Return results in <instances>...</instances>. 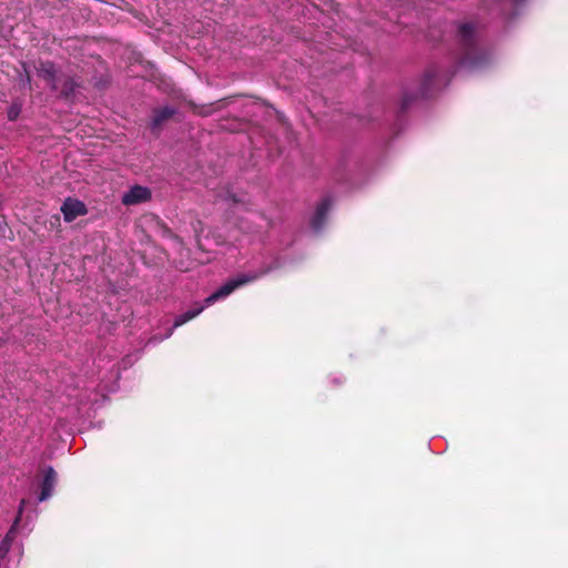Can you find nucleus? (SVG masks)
Returning a JSON list of instances; mask_svg holds the SVG:
<instances>
[{"mask_svg":"<svg viewBox=\"0 0 568 568\" xmlns=\"http://www.w3.org/2000/svg\"><path fill=\"white\" fill-rule=\"evenodd\" d=\"M458 41L462 48L459 65L469 70H478L490 62L488 50L478 45L475 27L471 23H463L458 28Z\"/></svg>","mask_w":568,"mask_h":568,"instance_id":"obj_1","label":"nucleus"},{"mask_svg":"<svg viewBox=\"0 0 568 568\" xmlns=\"http://www.w3.org/2000/svg\"><path fill=\"white\" fill-rule=\"evenodd\" d=\"M449 79L447 74L443 72L439 67L435 64L429 65L420 79L417 93H404L400 102V110L406 111L418 98H432L437 91L446 85Z\"/></svg>","mask_w":568,"mask_h":568,"instance_id":"obj_2","label":"nucleus"},{"mask_svg":"<svg viewBox=\"0 0 568 568\" xmlns=\"http://www.w3.org/2000/svg\"><path fill=\"white\" fill-rule=\"evenodd\" d=\"M258 276L256 274L247 275L243 274L239 277L232 278L227 281L225 284H223L219 290H216L214 293H212L210 296H207L204 301L205 305H197L183 314L175 317L174 321V327H179L187 323L189 321L195 318L197 315H200L205 306H209L216 301L224 298L229 296L231 293H233L236 288L251 283L255 281Z\"/></svg>","mask_w":568,"mask_h":568,"instance_id":"obj_3","label":"nucleus"},{"mask_svg":"<svg viewBox=\"0 0 568 568\" xmlns=\"http://www.w3.org/2000/svg\"><path fill=\"white\" fill-rule=\"evenodd\" d=\"M178 113V109L171 105L156 106L151 110L149 129L151 133L159 138L165 126Z\"/></svg>","mask_w":568,"mask_h":568,"instance_id":"obj_4","label":"nucleus"},{"mask_svg":"<svg viewBox=\"0 0 568 568\" xmlns=\"http://www.w3.org/2000/svg\"><path fill=\"white\" fill-rule=\"evenodd\" d=\"M34 69L38 77L43 79L52 91L58 90V70L52 61L38 60L34 62Z\"/></svg>","mask_w":568,"mask_h":568,"instance_id":"obj_5","label":"nucleus"},{"mask_svg":"<svg viewBox=\"0 0 568 568\" xmlns=\"http://www.w3.org/2000/svg\"><path fill=\"white\" fill-rule=\"evenodd\" d=\"M61 212L65 222H72L77 217L85 215L88 209L83 202L68 197L61 206Z\"/></svg>","mask_w":568,"mask_h":568,"instance_id":"obj_6","label":"nucleus"},{"mask_svg":"<svg viewBox=\"0 0 568 568\" xmlns=\"http://www.w3.org/2000/svg\"><path fill=\"white\" fill-rule=\"evenodd\" d=\"M152 196L150 189L141 185H134L130 187L122 196V204L130 206L144 203Z\"/></svg>","mask_w":568,"mask_h":568,"instance_id":"obj_7","label":"nucleus"},{"mask_svg":"<svg viewBox=\"0 0 568 568\" xmlns=\"http://www.w3.org/2000/svg\"><path fill=\"white\" fill-rule=\"evenodd\" d=\"M332 207L331 197H324L316 206L313 217L311 219V226L315 232H320L327 220V214Z\"/></svg>","mask_w":568,"mask_h":568,"instance_id":"obj_8","label":"nucleus"},{"mask_svg":"<svg viewBox=\"0 0 568 568\" xmlns=\"http://www.w3.org/2000/svg\"><path fill=\"white\" fill-rule=\"evenodd\" d=\"M58 475L52 466L45 467L43 471V479L41 483V491L39 495V500L44 501L52 496L54 486L57 484Z\"/></svg>","mask_w":568,"mask_h":568,"instance_id":"obj_9","label":"nucleus"},{"mask_svg":"<svg viewBox=\"0 0 568 568\" xmlns=\"http://www.w3.org/2000/svg\"><path fill=\"white\" fill-rule=\"evenodd\" d=\"M24 504H26V500L22 499L20 503L18 517L16 518L13 525L10 527L9 531L6 534L4 538L0 542V559L6 558V556L10 551L11 545L16 538L17 525L20 521V516L23 511Z\"/></svg>","mask_w":568,"mask_h":568,"instance_id":"obj_10","label":"nucleus"},{"mask_svg":"<svg viewBox=\"0 0 568 568\" xmlns=\"http://www.w3.org/2000/svg\"><path fill=\"white\" fill-rule=\"evenodd\" d=\"M75 90V82L72 78H65L63 79L61 85L58 84V90L60 91V94L64 98H69L74 93Z\"/></svg>","mask_w":568,"mask_h":568,"instance_id":"obj_11","label":"nucleus"},{"mask_svg":"<svg viewBox=\"0 0 568 568\" xmlns=\"http://www.w3.org/2000/svg\"><path fill=\"white\" fill-rule=\"evenodd\" d=\"M21 65H22L24 74L21 75L20 85L22 88L28 89L29 91H31L32 90V83H31V77H30V73H29L28 64L26 62H22Z\"/></svg>","mask_w":568,"mask_h":568,"instance_id":"obj_12","label":"nucleus"},{"mask_svg":"<svg viewBox=\"0 0 568 568\" xmlns=\"http://www.w3.org/2000/svg\"><path fill=\"white\" fill-rule=\"evenodd\" d=\"M21 112V106L19 104H12L8 110V119L10 121L17 120Z\"/></svg>","mask_w":568,"mask_h":568,"instance_id":"obj_13","label":"nucleus"},{"mask_svg":"<svg viewBox=\"0 0 568 568\" xmlns=\"http://www.w3.org/2000/svg\"><path fill=\"white\" fill-rule=\"evenodd\" d=\"M160 227H161V230H162V234H163L164 236H168V237L173 236V233H172L171 229H170L166 224L161 223V224H160Z\"/></svg>","mask_w":568,"mask_h":568,"instance_id":"obj_14","label":"nucleus"}]
</instances>
